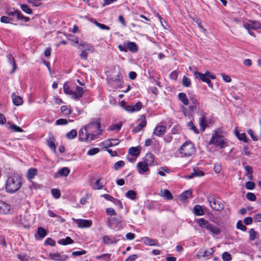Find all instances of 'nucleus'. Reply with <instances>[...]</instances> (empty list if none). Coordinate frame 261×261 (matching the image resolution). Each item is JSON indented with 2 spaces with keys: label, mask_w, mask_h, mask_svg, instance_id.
Segmentation results:
<instances>
[{
  "label": "nucleus",
  "mask_w": 261,
  "mask_h": 261,
  "mask_svg": "<svg viewBox=\"0 0 261 261\" xmlns=\"http://www.w3.org/2000/svg\"><path fill=\"white\" fill-rule=\"evenodd\" d=\"M85 126L90 136V141L96 139L97 136L102 132V130L100 128V121L99 119L93 120Z\"/></svg>",
  "instance_id": "nucleus-1"
},
{
  "label": "nucleus",
  "mask_w": 261,
  "mask_h": 261,
  "mask_svg": "<svg viewBox=\"0 0 261 261\" xmlns=\"http://www.w3.org/2000/svg\"><path fill=\"white\" fill-rule=\"evenodd\" d=\"M179 153L182 157L189 158L196 153L194 145L190 141H186L178 149Z\"/></svg>",
  "instance_id": "nucleus-2"
},
{
  "label": "nucleus",
  "mask_w": 261,
  "mask_h": 261,
  "mask_svg": "<svg viewBox=\"0 0 261 261\" xmlns=\"http://www.w3.org/2000/svg\"><path fill=\"white\" fill-rule=\"evenodd\" d=\"M21 186V182L19 178L15 176L9 177L6 182V191L10 193H14L17 191Z\"/></svg>",
  "instance_id": "nucleus-3"
},
{
  "label": "nucleus",
  "mask_w": 261,
  "mask_h": 261,
  "mask_svg": "<svg viewBox=\"0 0 261 261\" xmlns=\"http://www.w3.org/2000/svg\"><path fill=\"white\" fill-rule=\"evenodd\" d=\"M206 199L209 205L213 210L220 211L223 209L224 205L222 202L216 199L212 195H207Z\"/></svg>",
  "instance_id": "nucleus-4"
},
{
  "label": "nucleus",
  "mask_w": 261,
  "mask_h": 261,
  "mask_svg": "<svg viewBox=\"0 0 261 261\" xmlns=\"http://www.w3.org/2000/svg\"><path fill=\"white\" fill-rule=\"evenodd\" d=\"M225 140L223 136L219 133L215 132L213 134L211 139L209 141L210 144H214L220 148H223L225 147Z\"/></svg>",
  "instance_id": "nucleus-5"
},
{
  "label": "nucleus",
  "mask_w": 261,
  "mask_h": 261,
  "mask_svg": "<svg viewBox=\"0 0 261 261\" xmlns=\"http://www.w3.org/2000/svg\"><path fill=\"white\" fill-rule=\"evenodd\" d=\"M194 75L196 79L202 81V82H211V79L219 80L216 78L214 74L208 71H206L205 73L195 72Z\"/></svg>",
  "instance_id": "nucleus-6"
},
{
  "label": "nucleus",
  "mask_w": 261,
  "mask_h": 261,
  "mask_svg": "<svg viewBox=\"0 0 261 261\" xmlns=\"http://www.w3.org/2000/svg\"><path fill=\"white\" fill-rule=\"evenodd\" d=\"M124 240V238L121 234L115 235L111 237L109 236L105 235L102 237L103 242L107 245L116 244L120 240Z\"/></svg>",
  "instance_id": "nucleus-7"
},
{
  "label": "nucleus",
  "mask_w": 261,
  "mask_h": 261,
  "mask_svg": "<svg viewBox=\"0 0 261 261\" xmlns=\"http://www.w3.org/2000/svg\"><path fill=\"white\" fill-rule=\"evenodd\" d=\"M72 220L76 223L80 228H88L92 224V221L89 220L72 218Z\"/></svg>",
  "instance_id": "nucleus-8"
},
{
  "label": "nucleus",
  "mask_w": 261,
  "mask_h": 261,
  "mask_svg": "<svg viewBox=\"0 0 261 261\" xmlns=\"http://www.w3.org/2000/svg\"><path fill=\"white\" fill-rule=\"evenodd\" d=\"M243 27L246 29L257 30L261 29V24L256 21L249 20L243 24Z\"/></svg>",
  "instance_id": "nucleus-9"
},
{
  "label": "nucleus",
  "mask_w": 261,
  "mask_h": 261,
  "mask_svg": "<svg viewBox=\"0 0 261 261\" xmlns=\"http://www.w3.org/2000/svg\"><path fill=\"white\" fill-rule=\"evenodd\" d=\"M90 136L86 126L79 131V140L82 141H90Z\"/></svg>",
  "instance_id": "nucleus-10"
},
{
  "label": "nucleus",
  "mask_w": 261,
  "mask_h": 261,
  "mask_svg": "<svg viewBox=\"0 0 261 261\" xmlns=\"http://www.w3.org/2000/svg\"><path fill=\"white\" fill-rule=\"evenodd\" d=\"M49 256L52 259L57 261H64L67 258V256L63 253H50Z\"/></svg>",
  "instance_id": "nucleus-11"
},
{
  "label": "nucleus",
  "mask_w": 261,
  "mask_h": 261,
  "mask_svg": "<svg viewBox=\"0 0 261 261\" xmlns=\"http://www.w3.org/2000/svg\"><path fill=\"white\" fill-rule=\"evenodd\" d=\"M142 107V103L140 101L137 102L133 106H127L125 108V110L130 113L138 112L140 111Z\"/></svg>",
  "instance_id": "nucleus-12"
},
{
  "label": "nucleus",
  "mask_w": 261,
  "mask_h": 261,
  "mask_svg": "<svg viewBox=\"0 0 261 261\" xmlns=\"http://www.w3.org/2000/svg\"><path fill=\"white\" fill-rule=\"evenodd\" d=\"M11 210V206L10 204L0 200V214H7Z\"/></svg>",
  "instance_id": "nucleus-13"
},
{
  "label": "nucleus",
  "mask_w": 261,
  "mask_h": 261,
  "mask_svg": "<svg viewBox=\"0 0 261 261\" xmlns=\"http://www.w3.org/2000/svg\"><path fill=\"white\" fill-rule=\"evenodd\" d=\"M84 88L79 86H76L75 91H72V98L73 99H80L81 98L84 94Z\"/></svg>",
  "instance_id": "nucleus-14"
},
{
  "label": "nucleus",
  "mask_w": 261,
  "mask_h": 261,
  "mask_svg": "<svg viewBox=\"0 0 261 261\" xmlns=\"http://www.w3.org/2000/svg\"><path fill=\"white\" fill-rule=\"evenodd\" d=\"M119 142V140L118 139H111L107 140L102 142L101 144L105 148H107L118 145Z\"/></svg>",
  "instance_id": "nucleus-15"
},
{
  "label": "nucleus",
  "mask_w": 261,
  "mask_h": 261,
  "mask_svg": "<svg viewBox=\"0 0 261 261\" xmlns=\"http://www.w3.org/2000/svg\"><path fill=\"white\" fill-rule=\"evenodd\" d=\"M166 129V127L165 126L158 125L154 128L153 134L156 136L161 137L164 135Z\"/></svg>",
  "instance_id": "nucleus-16"
},
{
  "label": "nucleus",
  "mask_w": 261,
  "mask_h": 261,
  "mask_svg": "<svg viewBox=\"0 0 261 261\" xmlns=\"http://www.w3.org/2000/svg\"><path fill=\"white\" fill-rule=\"evenodd\" d=\"M79 48L80 50L89 51L92 53L94 49L93 46L86 42H81L79 44Z\"/></svg>",
  "instance_id": "nucleus-17"
},
{
  "label": "nucleus",
  "mask_w": 261,
  "mask_h": 261,
  "mask_svg": "<svg viewBox=\"0 0 261 261\" xmlns=\"http://www.w3.org/2000/svg\"><path fill=\"white\" fill-rule=\"evenodd\" d=\"M196 222L199 226L202 228H205L208 230L211 223L204 218H199L196 220Z\"/></svg>",
  "instance_id": "nucleus-18"
},
{
  "label": "nucleus",
  "mask_w": 261,
  "mask_h": 261,
  "mask_svg": "<svg viewBox=\"0 0 261 261\" xmlns=\"http://www.w3.org/2000/svg\"><path fill=\"white\" fill-rule=\"evenodd\" d=\"M13 103L17 106H20L23 103V100L22 98L17 96L15 93H13L11 95Z\"/></svg>",
  "instance_id": "nucleus-19"
},
{
  "label": "nucleus",
  "mask_w": 261,
  "mask_h": 261,
  "mask_svg": "<svg viewBox=\"0 0 261 261\" xmlns=\"http://www.w3.org/2000/svg\"><path fill=\"white\" fill-rule=\"evenodd\" d=\"M148 165L146 164L145 162H139L138 163L137 168L138 172L140 173H143L147 171L148 170Z\"/></svg>",
  "instance_id": "nucleus-20"
},
{
  "label": "nucleus",
  "mask_w": 261,
  "mask_h": 261,
  "mask_svg": "<svg viewBox=\"0 0 261 261\" xmlns=\"http://www.w3.org/2000/svg\"><path fill=\"white\" fill-rule=\"evenodd\" d=\"M142 241L146 245L155 246L158 245V241L156 240L152 239L148 237L142 238Z\"/></svg>",
  "instance_id": "nucleus-21"
},
{
  "label": "nucleus",
  "mask_w": 261,
  "mask_h": 261,
  "mask_svg": "<svg viewBox=\"0 0 261 261\" xmlns=\"http://www.w3.org/2000/svg\"><path fill=\"white\" fill-rule=\"evenodd\" d=\"M19 11V10L15 9L14 8L10 7L6 9L5 13L9 16L16 17L17 18Z\"/></svg>",
  "instance_id": "nucleus-22"
},
{
  "label": "nucleus",
  "mask_w": 261,
  "mask_h": 261,
  "mask_svg": "<svg viewBox=\"0 0 261 261\" xmlns=\"http://www.w3.org/2000/svg\"><path fill=\"white\" fill-rule=\"evenodd\" d=\"M204 175V172L198 169H195L188 176L189 179L192 178L194 177H200Z\"/></svg>",
  "instance_id": "nucleus-23"
},
{
  "label": "nucleus",
  "mask_w": 261,
  "mask_h": 261,
  "mask_svg": "<svg viewBox=\"0 0 261 261\" xmlns=\"http://www.w3.org/2000/svg\"><path fill=\"white\" fill-rule=\"evenodd\" d=\"M127 49L133 53H137L138 50V47L137 45L134 42H128L127 43Z\"/></svg>",
  "instance_id": "nucleus-24"
},
{
  "label": "nucleus",
  "mask_w": 261,
  "mask_h": 261,
  "mask_svg": "<svg viewBox=\"0 0 261 261\" xmlns=\"http://www.w3.org/2000/svg\"><path fill=\"white\" fill-rule=\"evenodd\" d=\"M55 138L53 136H49L47 139V145L51 150L54 152L56 151V145L55 144Z\"/></svg>",
  "instance_id": "nucleus-25"
},
{
  "label": "nucleus",
  "mask_w": 261,
  "mask_h": 261,
  "mask_svg": "<svg viewBox=\"0 0 261 261\" xmlns=\"http://www.w3.org/2000/svg\"><path fill=\"white\" fill-rule=\"evenodd\" d=\"M214 249L213 248H210L208 250H201L199 252V256H202V257H206L207 256H209L210 255H212L214 252Z\"/></svg>",
  "instance_id": "nucleus-26"
},
{
  "label": "nucleus",
  "mask_w": 261,
  "mask_h": 261,
  "mask_svg": "<svg viewBox=\"0 0 261 261\" xmlns=\"http://www.w3.org/2000/svg\"><path fill=\"white\" fill-rule=\"evenodd\" d=\"M193 213L196 216H202L203 215L204 212L203 211L202 206L200 205L197 204L194 206L193 208Z\"/></svg>",
  "instance_id": "nucleus-27"
},
{
  "label": "nucleus",
  "mask_w": 261,
  "mask_h": 261,
  "mask_svg": "<svg viewBox=\"0 0 261 261\" xmlns=\"http://www.w3.org/2000/svg\"><path fill=\"white\" fill-rule=\"evenodd\" d=\"M244 169L246 172V175L247 176L249 180H252L253 178V175H252V173L253 172V168H252V167L248 166V165L244 166Z\"/></svg>",
  "instance_id": "nucleus-28"
},
{
  "label": "nucleus",
  "mask_w": 261,
  "mask_h": 261,
  "mask_svg": "<svg viewBox=\"0 0 261 261\" xmlns=\"http://www.w3.org/2000/svg\"><path fill=\"white\" fill-rule=\"evenodd\" d=\"M8 62L10 64H11L13 66V69L11 71V72H13L16 70L17 66L16 64L15 63L14 58L13 57V56L11 54H9L7 56Z\"/></svg>",
  "instance_id": "nucleus-29"
},
{
  "label": "nucleus",
  "mask_w": 261,
  "mask_h": 261,
  "mask_svg": "<svg viewBox=\"0 0 261 261\" xmlns=\"http://www.w3.org/2000/svg\"><path fill=\"white\" fill-rule=\"evenodd\" d=\"M154 161V155L151 153L146 154L145 159V162L148 165H151Z\"/></svg>",
  "instance_id": "nucleus-30"
},
{
  "label": "nucleus",
  "mask_w": 261,
  "mask_h": 261,
  "mask_svg": "<svg viewBox=\"0 0 261 261\" xmlns=\"http://www.w3.org/2000/svg\"><path fill=\"white\" fill-rule=\"evenodd\" d=\"M73 241L69 237H67L65 239H61L58 241V243L60 245H67L73 243Z\"/></svg>",
  "instance_id": "nucleus-31"
},
{
  "label": "nucleus",
  "mask_w": 261,
  "mask_h": 261,
  "mask_svg": "<svg viewBox=\"0 0 261 261\" xmlns=\"http://www.w3.org/2000/svg\"><path fill=\"white\" fill-rule=\"evenodd\" d=\"M38 171L36 168H31L28 170L27 172V177L28 179H33L37 174Z\"/></svg>",
  "instance_id": "nucleus-32"
},
{
  "label": "nucleus",
  "mask_w": 261,
  "mask_h": 261,
  "mask_svg": "<svg viewBox=\"0 0 261 261\" xmlns=\"http://www.w3.org/2000/svg\"><path fill=\"white\" fill-rule=\"evenodd\" d=\"M100 179H97L96 181L92 184L93 189L94 190H99L102 189L104 185L102 182H100Z\"/></svg>",
  "instance_id": "nucleus-33"
},
{
  "label": "nucleus",
  "mask_w": 261,
  "mask_h": 261,
  "mask_svg": "<svg viewBox=\"0 0 261 261\" xmlns=\"http://www.w3.org/2000/svg\"><path fill=\"white\" fill-rule=\"evenodd\" d=\"M207 230L215 234H219L221 233V229L212 224H210Z\"/></svg>",
  "instance_id": "nucleus-34"
},
{
  "label": "nucleus",
  "mask_w": 261,
  "mask_h": 261,
  "mask_svg": "<svg viewBox=\"0 0 261 261\" xmlns=\"http://www.w3.org/2000/svg\"><path fill=\"white\" fill-rule=\"evenodd\" d=\"M129 153L133 156H138L140 153V151L137 147H132L128 150Z\"/></svg>",
  "instance_id": "nucleus-35"
},
{
  "label": "nucleus",
  "mask_w": 261,
  "mask_h": 261,
  "mask_svg": "<svg viewBox=\"0 0 261 261\" xmlns=\"http://www.w3.org/2000/svg\"><path fill=\"white\" fill-rule=\"evenodd\" d=\"M192 194V193L191 191H190V190L186 191L183 192L181 194L180 198H181L182 200L185 201L188 198H189V197H191Z\"/></svg>",
  "instance_id": "nucleus-36"
},
{
  "label": "nucleus",
  "mask_w": 261,
  "mask_h": 261,
  "mask_svg": "<svg viewBox=\"0 0 261 261\" xmlns=\"http://www.w3.org/2000/svg\"><path fill=\"white\" fill-rule=\"evenodd\" d=\"M136 195V192L134 190H129L125 194L126 197L131 200L135 199Z\"/></svg>",
  "instance_id": "nucleus-37"
},
{
  "label": "nucleus",
  "mask_w": 261,
  "mask_h": 261,
  "mask_svg": "<svg viewBox=\"0 0 261 261\" xmlns=\"http://www.w3.org/2000/svg\"><path fill=\"white\" fill-rule=\"evenodd\" d=\"M58 173L61 176H67L69 174L70 170L67 167H64L60 169Z\"/></svg>",
  "instance_id": "nucleus-38"
},
{
  "label": "nucleus",
  "mask_w": 261,
  "mask_h": 261,
  "mask_svg": "<svg viewBox=\"0 0 261 261\" xmlns=\"http://www.w3.org/2000/svg\"><path fill=\"white\" fill-rule=\"evenodd\" d=\"M178 98L182 101L184 105H187L188 104V100L186 94L184 93H179L178 94Z\"/></svg>",
  "instance_id": "nucleus-39"
},
{
  "label": "nucleus",
  "mask_w": 261,
  "mask_h": 261,
  "mask_svg": "<svg viewBox=\"0 0 261 261\" xmlns=\"http://www.w3.org/2000/svg\"><path fill=\"white\" fill-rule=\"evenodd\" d=\"M21 9L28 14H31L33 13L32 10L28 6L27 4H22L20 6Z\"/></svg>",
  "instance_id": "nucleus-40"
},
{
  "label": "nucleus",
  "mask_w": 261,
  "mask_h": 261,
  "mask_svg": "<svg viewBox=\"0 0 261 261\" xmlns=\"http://www.w3.org/2000/svg\"><path fill=\"white\" fill-rule=\"evenodd\" d=\"M37 234L41 239L44 238L47 234V232L43 227H39L38 228Z\"/></svg>",
  "instance_id": "nucleus-41"
},
{
  "label": "nucleus",
  "mask_w": 261,
  "mask_h": 261,
  "mask_svg": "<svg viewBox=\"0 0 261 261\" xmlns=\"http://www.w3.org/2000/svg\"><path fill=\"white\" fill-rule=\"evenodd\" d=\"M77 135V132L75 129H72L66 134V137L68 139H72Z\"/></svg>",
  "instance_id": "nucleus-42"
},
{
  "label": "nucleus",
  "mask_w": 261,
  "mask_h": 261,
  "mask_svg": "<svg viewBox=\"0 0 261 261\" xmlns=\"http://www.w3.org/2000/svg\"><path fill=\"white\" fill-rule=\"evenodd\" d=\"M16 18H17V20H22V21H23L24 22H28L30 20V18L29 17L24 16L22 14V13L20 11L18 13V14L17 15V17Z\"/></svg>",
  "instance_id": "nucleus-43"
},
{
  "label": "nucleus",
  "mask_w": 261,
  "mask_h": 261,
  "mask_svg": "<svg viewBox=\"0 0 261 261\" xmlns=\"http://www.w3.org/2000/svg\"><path fill=\"white\" fill-rule=\"evenodd\" d=\"M236 136L241 141H243L244 142L247 143L248 142L247 138L246 137V135L245 133L240 134L239 133H236Z\"/></svg>",
  "instance_id": "nucleus-44"
},
{
  "label": "nucleus",
  "mask_w": 261,
  "mask_h": 261,
  "mask_svg": "<svg viewBox=\"0 0 261 261\" xmlns=\"http://www.w3.org/2000/svg\"><path fill=\"white\" fill-rule=\"evenodd\" d=\"M0 20H1V22H2V23H11V21H15V19H12L11 18H10L9 17H8V16H2L1 17Z\"/></svg>",
  "instance_id": "nucleus-45"
},
{
  "label": "nucleus",
  "mask_w": 261,
  "mask_h": 261,
  "mask_svg": "<svg viewBox=\"0 0 261 261\" xmlns=\"http://www.w3.org/2000/svg\"><path fill=\"white\" fill-rule=\"evenodd\" d=\"M138 124H140L142 127L144 128L147 124V121L144 115H141L140 118L138 120Z\"/></svg>",
  "instance_id": "nucleus-46"
},
{
  "label": "nucleus",
  "mask_w": 261,
  "mask_h": 261,
  "mask_svg": "<svg viewBox=\"0 0 261 261\" xmlns=\"http://www.w3.org/2000/svg\"><path fill=\"white\" fill-rule=\"evenodd\" d=\"M111 254L109 253H106L101 255L97 256L96 258L97 259H103L105 261H110Z\"/></svg>",
  "instance_id": "nucleus-47"
},
{
  "label": "nucleus",
  "mask_w": 261,
  "mask_h": 261,
  "mask_svg": "<svg viewBox=\"0 0 261 261\" xmlns=\"http://www.w3.org/2000/svg\"><path fill=\"white\" fill-rule=\"evenodd\" d=\"M10 128L15 132H22L23 131L21 127L14 124H11Z\"/></svg>",
  "instance_id": "nucleus-48"
},
{
  "label": "nucleus",
  "mask_w": 261,
  "mask_h": 261,
  "mask_svg": "<svg viewBox=\"0 0 261 261\" xmlns=\"http://www.w3.org/2000/svg\"><path fill=\"white\" fill-rule=\"evenodd\" d=\"M100 149L98 148H93L88 151L87 154L89 155H93L98 153Z\"/></svg>",
  "instance_id": "nucleus-49"
},
{
  "label": "nucleus",
  "mask_w": 261,
  "mask_h": 261,
  "mask_svg": "<svg viewBox=\"0 0 261 261\" xmlns=\"http://www.w3.org/2000/svg\"><path fill=\"white\" fill-rule=\"evenodd\" d=\"M122 124L121 123L116 124L113 125H111L109 130H116L117 132H118L121 128Z\"/></svg>",
  "instance_id": "nucleus-50"
},
{
  "label": "nucleus",
  "mask_w": 261,
  "mask_h": 261,
  "mask_svg": "<svg viewBox=\"0 0 261 261\" xmlns=\"http://www.w3.org/2000/svg\"><path fill=\"white\" fill-rule=\"evenodd\" d=\"M94 23L97 27H99L101 30H110V29L109 27H108L104 24L99 23L98 22H97L96 21H95Z\"/></svg>",
  "instance_id": "nucleus-51"
},
{
  "label": "nucleus",
  "mask_w": 261,
  "mask_h": 261,
  "mask_svg": "<svg viewBox=\"0 0 261 261\" xmlns=\"http://www.w3.org/2000/svg\"><path fill=\"white\" fill-rule=\"evenodd\" d=\"M51 194L55 198H59L61 196L60 191L57 189H54L51 190Z\"/></svg>",
  "instance_id": "nucleus-52"
},
{
  "label": "nucleus",
  "mask_w": 261,
  "mask_h": 261,
  "mask_svg": "<svg viewBox=\"0 0 261 261\" xmlns=\"http://www.w3.org/2000/svg\"><path fill=\"white\" fill-rule=\"evenodd\" d=\"M124 165L125 163L123 161H119L115 163L114 167L116 170H118L120 168H122Z\"/></svg>",
  "instance_id": "nucleus-53"
},
{
  "label": "nucleus",
  "mask_w": 261,
  "mask_h": 261,
  "mask_svg": "<svg viewBox=\"0 0 261 261\" xmlns=\"http://www.w3.org/2000/svg\"><path fill=\"white\" fill-rule=\"evenodd\" d=\"M163 196L166 198L167 199L170 200L172 198V195L168 190H165L163 193Z\"/></svg>",
  "instance_id": "nucleus-54"
},
{
  "label": "nucleus",
  "mask_w": 261,
  "mask_h": 261,
  "mask_svg": "<svg viewBox=\"0 0 261 261\" xmlns=\"http://www.w3.org/2000/svg\"><path fill=\"white\" fill-rule=\"evenodd\" d=\"M188 126L189 127V129H191V130H193L195 133L196 134H198L199 133V130L198 129L196 128V127H195L193 124V123L192 122V121H190L189 122H188Z\"/></svg>",
  "instance_id": "nucleus-55"
},
{
  "label": "nucleus",
  "mask_w": 261,
  "mask_h": 261,
  "mask_svg": "<svg viewBox=\"0 0 261 261\" xmlns=\"http://www.w3.org/2000/svg\"><path fill=\"white\" fill-rule=\"evenodd\" d=\"M237 228L242 231H246L247 227L243 224L242 221L239 220L237 223Z\"/></svg>",
  "instance_id": "nucleus-56"
},
{
  "label": "nucleus",
  "mask_w": 261,
  "mask_h": 261,
  "mask_svg": "<svg viewBox=\"0 0 261 261\" xmlns=\"http://www.w3.org/2000/svg\"><path fill=\"white\" fill-rule=\"evenodd\" d=\"M222 259L224 261L230 260L232 259L231 254L227 252H224L222 254Z\"/></svg>",
  "instance_id": "nucleus-57"
},
{
  "label": "nucleus",
  "mask_w": 261,
  "mask_h": 261,
  "mask_svg": "<svg viewBox=\"0 0 261 261\" xmlns=\"http://www.w3.org/2000/svg\"><path fill=\"white\" fill-rule=\"evenodd\" d=\"M246 198L250 201H254L256 200V196L253 193L248 192L246 194Z\"/></svg>",
  "instance_id": "nucleus-58"
},
{
  "label": "nucleus",
  "mask_w": 261,
  "mask_h": 261,
  "mask_svg": "<svg viewBox=\"0 0 261 261\" xmlns=\"http://www.w3.org/2000/svg\"><path fill=\"white\" fill-rule=\"evenodd\" d=\"M255 185L253 181H248L246 183L245 187L248 190H253L254 189Z\"/></svg>",
  "instance_id": "nucleus-59"
},
{
  "label": "nucleus",
  "mask_w": 261,
  "mask_h": 261,
  "mask_svg": "<svg viewBox=\"0 0 261 261\" xmlns=\"http://www.w3.org/2000/svg\"><path fill=\"white\" fill-rule=\"evenodd\" d=\"M200 125L202 127V129L203 131L204 130V129L206 126V121L205 118L204 116H202L200 118Z\"/></svg>",
  "instance_id": "nucleus-60"
},
{
  "label": "nucleus",
  "mask_w": 261,
  "mask_h": 261,
  "mask_svg": "<svg viewBox=\"0 0 261 261\" xmlns=\"http://www.w3.org/2000/svg\"><path fill=\"white\" fill-rule=\"evenodd\" d=\"M257 233L254 230V229L251 228L249 231V239L251 241L254 240L256 238V235Z\"/></svg>",
  "instance_id": "nucleus-61"
},
{
  "label": "nucleus",
  "mask_w": 261,
  "mask_h": 261,
  "mask_svg": "<svg viewBox=\"0 0 261 261\" xmlns=\"http://www.w3.org/2000/svg\"><path fill=\"white\" fill-rule=\"evenodd\" d=\"M68 123V121L65 119H59L56 121V125H66Z\"/></svg>",
  "instance_id": "nucleus-62"
},
{
  "label": "nucleus",
  "mask_w": 261,
  "mask_h": 261,
  "mask_svg": "<svg viewBox=\"0 0 261 261\" xmlns=\"http://www.w3.org/2000/svg\"><path fill=\"white\" fill-rule=\"evenodd\" d=\"M214 171L216 173H219L221 170V165L220 163H217L214 165Z\"/></svg>",
  "instance_id": "nucleus-63"
},
{
  "label": "nucleus",
  "mask_w": 261,
  "mask_h": 261,
  "mask_svg": "<svg viewBox=\"0 0 261 261\" xmlns=\"http://www.w3.org/2000/svg\"><path fill=\"white\" fill-rule=\"evenodd\" d=\"M45 244L54 246L56 244V242L52 239L48 238L45 241Z\"/></svg>",
  "instance_id": "nucleus-64"
}]
</instances>
